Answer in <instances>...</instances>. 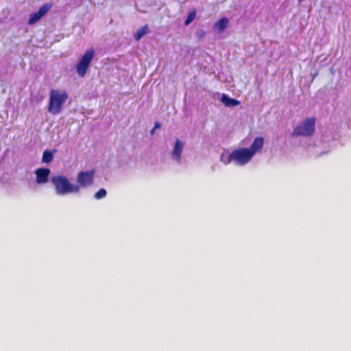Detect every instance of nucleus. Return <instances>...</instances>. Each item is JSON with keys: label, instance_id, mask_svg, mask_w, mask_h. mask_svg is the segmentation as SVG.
I'll use <instances>...</instances> for the list:
<instances>
[{"label": "nucleus", "instance_id": "10", "mask_svg": "<svg viewBox=\"0 0 351 351\" xmlns=\"http://www.w3.org/2000/svg\"><path fill=\"white\" fill-rule=\"evenodd\" d=\"M219 100L227 108H234L240 104V101L239 100L231 98L225 93H223L221 95Z\"/></svg>", "mask_w": 351, "mask_h": 351}, {"label": "nucleus", "instance_id": "2", "mask_svg": "<svg viewBox=\"0 0 351 351\" xmlns=\"http://www.w3.org/2000/svg\"><path fill=\"white\" fill-rule=\"evenodd\" d=\"M315 119L314 117L305 119L294 129L293 136H311L315 132Z\"/></svg>", "mask_w": 351, "mask_h": 351}, {"label": "nucleus", "instance_id": "20", "mask_svg": "<svg viewBox=\"0 0 351 351\" xmlns=\"http://www.w3.org/2000/svg\"><path fill=\"white\" fill-rule=\"evenodd\" d=\"M54 113H56V112H59L60 111L59 110H57V111H53Z\"/></svg>", "mask_w": 351, "mask_h": 351}, {"label": "nucleus", "instance_id": "5", "mask_svg": "<svg viewBox=\"0 0 351 351\" xmlns=\"http://www.w3.org/2000/svg\"><path fill=\"white\" fill-rule=\"evenodd\" d=\"M95 51L91 49L86 51L82 56L80 60L77 64L75 68L77 73L80 77H84L87 71V69L94 57Z\"/></svg>", "mask_w": 351, "mask_h": 351}, {"label": "nucleus", "instance_id": "21", "mask_svg": "<svg viewBox=\"0 0 351 351\" xmlns=\"http://www.w3.org/2000/svg\"><path fill=\"white\" fill-rule=\"evenodd\" d=\"M298 1H299V2H302V1H303L304 0H298Z\"/></svg>", "mask_w": 351, "mask_h": 351}, {"label": "nucleus", "instance_id": "14", "mask_svg": "<svg viewBox=\"0 0 351 351\" xmlns=\"http://www.w3.org/2000/svg\"><path fill=\"white\" fill-rule=\"evenodd\" d=\"M53 159V153L51 151L45 150L43 154L42 161L45 163L51 162Z\"/></svg>", "mask_w": 351, "mask_h": 351}, {"label": "nucleus", "instance_id": "6", "mask_svg": "<svg viewBox=\"0 0 351 351\" xmlns=\"http://www.w3.org/2000/svg\"><path fill=\"white\" fill-rule=\"evenodd\" d=\"M51 3H45L43 5L38 12L30 14L27 24L32 25L37 23L51 10Z\"/></svg>", "mask_w": 351, "mask_h": 351}, {"label": "nucleus", "instance_id": "17", "mask_svg": "<svg viewBox=\"0 0 351 351\" xmlns=\"http://www.w3.org/2000/svg\"><path fill=\"white\" fill-rule=\"evenodd\" d=\"M106 191L104 189H101L95 194V198L97 199H101L106 197Z\"/></svg>", "mask_w": 351, "mask_h": 351}, {"label": "nucleus", "instance_id": "3", "mask_svg": "<svg viewBox=\"0 0 351 351\" xmlns=\"http://www.w3.org/2000/svg\"><path fill=\"white\" fill-rule=\"evenodd\" d=\"M252 153L248 148H239L230 154V158L239 165L247 164L252 158Z\"/></svg>", "mask_w": 351, "mask_h": 351}, {"label": "nucleus", "instance_id": "16", "mask_svg": "<svg viewBox=\"0 0 351 351\" xmlns=\"http://www.w3.org/2000/svg\"><path fill=\"white\" fill-rule=\"evenodd\" d=\"M220 160L225 165H228L233 161L232 159L230 158V154L226 155L223 153L221 155Z\"/></svg>", "mask_w": 351, "mask_h": 351}, {"label": "nucleus", "instance_id": "7", "mask_svg": "<svg viewBox=\"0 0 351 351\" xmlns=\"http://www.w3.org/2000/svg\"><path fill=\"white\" fill-rule=\"evenodd\" d=\"M95 170L81 171L77 178L79 187H86L93 183Z\"/></svg>", "mask_w": 351, "mask_h": 351}, {"label": "nucleus", "instance_id": "12", "mask_svg": "<svg viewBox=\"0 0 351 351\" xmlns=\"http://www.w3.org/2000/svg\"><path fill=\"white\" fill-rule=\"evenodd\" d=\"M229 21L226 17H223L217 21L215 25L214 28L219 32H223L228 27Z\"/></svg>", "mask_w": 351, "mask_h": 351}, {"label": "nucleus", "instance_id": "9", "mask_svg": "<svg viewBox=\"0 0 351 351\" xmlns=\"http://www.w3.org/2000/svg\"><path fill=\"white\" fill-rule=\"evenodd\" d=\"M183 147L184 143L179 139H177L172 150L171 156L172 158L178 162L180 161Z\"/></svg>", "mask_w": 351, "mask_h": 351}, {"label": "nucleus", "instance_id": "8", "mask_svg": "<svg viewBox=\"0 0 351 351\" xmlns=\"http://www.w3.org/2000/svg\"><path fill=\"white\" fill-rule=\"evenodd\" d=\"M36 182L43 184L48 182L50 170L47 168H39L35 171Z\"/></svg>", "mask_w": 351, "mask_h": 351}, {"label": "nucleus", "instance_id": "15", "mask_svg": "<svg viewBox=\"0 0 351 351\" xmlns=\"http://www.w3.org/2000/svg\"><path fill=\"white\" fill-rule=\"evenodd\" d=\"M195 16L196 11L195 10L191 11L184 21V25H189L195 19Z\"/></svg>", "mask_w": 351, "mask_h": 351}, {"label": "nucleus", "instance_id": "1", "mask_svg": "<svg viewBox=\"0 0 351 351\" xmlns=\"http://www.w3.org/2000/svg\"><path fill=\"white\" fill-rule=\"evenodd\" d=\"M51 182L56 187V193L59 195H64L69 193H78L80 187L69 182L68 179L62 176H53Z\"/></svg>", "mask_w": 351, "mask_h": 351}, {"label": "nucleus", "instance_id": "18", "mask_svg": "<svg viewBox=\"0 0 351 351\" xmlns=\"http://www.w3.org/2000/svg\"><path fill=\"white\" fill-rule=\"evenodd\" d=\"M161 127V124L159 122H156L154 128L150 131L151 134L154 133L156 129H158Z\"/></svg>", "mask_w": 351, "mask_h": 351}, {"label": "nucleus", "instance_id": "19", "mask_svg": "<svg viewBox=\"0 0 351 351\" xmlns=\"http://www.w3.org/2000/svg\"><path fill=\"white\" fill-rule=\"evenodd\" d=\"M204 35H205V32H204V31H203V30H200V31H199V32H197V36H198L199 38H202V37H203Z\"/></svg>", "mask_w": 351, "mask_h": 351}, {"label": "nucleus", "instance_id": "13", "mask_svg": "<svg viewBox=\"0 0 351 351\" xmlns=\"http://www.w3.org/2000/svg\"><path fill=\"white\" fill-rule=\"evenodd\" d=\"M149 32V27L147 25H145L141 28L138 29L134 34V39L137 41L141 39V38Z\"/></svg>", "mask_w": 351, "mask_h": 351}, {"label": "nucleus", "instance_id": "4", "mask_svg": "<svg viewBox=\"0 0 351 351\" xmlns=\"http://www.w3.org/2000/svg\"><path fill=\"white\" fill-rule=\"evenodd\" d=\"M67 98L66 92L60 93L59 90H51L48 110H61Z\"/></svg>", "mask_w": 351, "mask_h": 351}, {"label": "nucleus", "instance_id": "11", "mask_svg": "<svg viewBox=\"0 0 351 351\" xmlns=\"http://www.w3.org/2000/svg\"><path fill=\"white\" fill-rule=\"evenodd\" d=\"M264 143V138L263 137H256L252 144L250 146V152L252 153V156H254V154L256 152H258L261 150Z\"/></svg>", "mask_w": 351, "mask_h": 351}]
</instances>
